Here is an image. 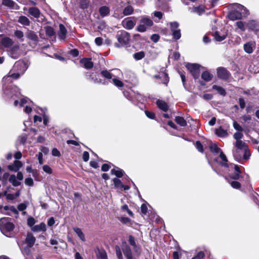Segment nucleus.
I'll list each match as a JSON object with an SVG mask.
<instances>
[{"instance_id": "58836bf2", "label": "nucleus", "mask_w": 259, "mask_h": 259, "mask_svg": "<svg viewBox=\"0 0 259 259\" xmlns=\"http://www.w3.org/2000/svg\"><path fill=\"white\" fill-rule=\"evenodd\" d=\"M212 89L216 90L221 95L225 96L226 95L225 90L220 86L214 85L212 86Z\"/></svg>"}, {"instance_id": "13d9d810", "label": "nucleus", "mask_w": 259, "mask_h": 259, "mask_svg": "<svg viewBox=\"0 0 259 259\" xmlns=\"http://www.w3.org/2000/svg\"><path fill=\"white\" fill-rule=\"evenodd\" d=\"M116 253L118 259H123L121 251L118 246L116 247Z\"/></svg>"}, {"instance_id": "4468645a", "label": "nucleus", "mask_w": 259, "mask_h": 259, "mask_svg": "<svg viewBox=\"0 0 259 259\" xmlns=\"http://www.w3.org/2000/svg\"><path fill=\"white\" fill-rule=\"evenodd\" d=\"M31 230L33 232H45L46 231V225L44 223H41L39 225H35L31 228Z\"/></svg>"}, {"instance_id": "4c0bfd02", "label": "nucleus", "mask_w": 259, "mask_h": 259, "mask_svg": "<svg viewBox=\"0 0 259 259\" xmlns=\"http://www.w3.org/2000/svg\"><path fill=\"white\" fill-rule=\"evenodd\" d=\"M213 36H214V39L217 41H221L226 38V35L223 34V35H221L219 32L216 31L214 33Z\"/></svg>"}, {"instance_id": "39448f33", "label": "nucleus", "mask_w": 259, "mask_h": 259, "mask_svg": "<svg viewBox=\"0 0 259 259\" xmlns=\"http://www.w3.org/2000/svg\"><path fill=\"white\" fill-rule=\"evenodd\" d=\"M200 67V65L198 64L187 63L186 64V67L195 79L198 78L199 76Z\"/></svg>"}, {"instance_id": "c03bdc74", "label": "nucleus", "mask_w": 259, "mask_h": 259, "mask_svg": "<svg viewBox=\"0 0 259 259\" xmlns=\"http://www.w3.org/2000/svg\"><path fill=\"white\" fill-rule=\"evenodd\" d=\"M136 29L139 32H143L146 31L147 27L142 23H140V24L137 27Z\"/></svg>"}, {"instance_id": "7ed1b4c3", "label": "nucleus", "mask_w": 259, "mask_h": 259, "mask_svg": "<svg viewBox=\"0 0 259 259\" xmlns=\"http://www.w3.org/2000/svg\"><path fill=\"white\" fill-rule=\"evenodd\" d=\"M26 68H27L25 66V64L24 63V62L22 61L17 62L15 63L13 67V69L15 71H17L19 70L20 72L12 73V72L10 71L8 76L5 77V78H8V77H11L14 79H17L20 77L21 74H22L23 73H24Z\"/></svg>"}, {"instance_id": "a18cd8bd", "label": "nucleus", "mask_w": 259, "mask_h": 259, "mask_svg": "<svg viewBox=\"0 0 259 259\" xmlns=\"http://www.w3.org/2000/svg\"><path fill=\"white\" fill-rule=\"evenodd\" d=\"M46 32L47 35L50 36L54 35L55 34L53 28L50 26H47L46 27Z\"/></svg>"}, {"instance_id": "c85d7f7f", "label": "nucleus", "mask_w": 259, "mask_h": 259, "mask_svg": "<svg viewBox=\"0 0 259 259\" xmlns=\"http://www.w3.org/2000/svg\"><path fill=\"white\" fill-rule=\"evenodd\" d=\"M111 172L112 174L115 175L118 178H120V177H122V176L123 175V171L122 169H119L118 167H115V168L112 169L111 170Z\"/></svg>"}, {"instance_id": "ea45409f", "label": "nucleus", "mask_w": 259, "mask_h": 259, "mask_svg": "<svg viewBox=\"0 0 259 259\" xmlns=\"http://www.w3.org/2000/svg\"><path fill=\"white\" fill-rule=\"evenodd\" d=\"M145 57V53L141 51L134 54V58L136 60H140Z\"/></svg>"}, {"instance_id": "ddd939ff", "label": "nucleus", "mask_w": 259, "mask_h": 259, "mask_svg": "<svg viewBox=\"0 0 259 259\" xmlns=\"http://www.w3.org/2000/svg\"><path fill=\"white\" fill-rule=\"evenodd\" d=\"M66 34L67 30L66 28L63 24H60L59 25V31L58 33L59 37L62 40H64L66 38Z\"/></svg>"}, {"instance_id": "a19ab883", "label": "nucleus", "mask_w": 259, "mask_h": 259, "mask_svg": "<svg viewBox=\"0 0 259 259\" xmlns=\"http://www.w3.org/2000/svg\"><path fill=\"white\" fill-rule=\"evenodd\" d=\"M209 148L211 151L212 152L219 153L222 151L221 149L219 148L215 144H211Z\"/></svg>"}, {"instance_id": "423d86ee", "label": "nucleus", "mask_w": 259, "mask_h": 259, "mask_svg": "<svg viewBox=\"0 0 259 259\" xmlns=\"http://www.w3.org/2000/svg\"><path fill=\"white\" fill-rule=\"evenodd\" d=\"M218 77L222 79L226 80L229 78L230 74L229 72L224 67H219L217 69Z\"/></svg>"}, {"instance_id": "dca6fc26", "label": "nucleus", "mask_w": 259, "mask_h": 259, "mask_svg": "<svg viewBox=\"0 0 259 259\" xmlns=\"http://www.w3.org/2000/svg\"><path fill=\"white\" fill-rule=\"evenodd\" d=\"M128 242H129V243L130 244V245L133 247V250H134V251L135 252L139 253L140 252V249L138 247V246H137V245L135 242V238L133 236H132V235L129 236Z\"/></svg>"}, {"instance_id": "37998d69", "label": "nucleus", "mask_w": 259, "mask_h": 259, "mask_svg": "<svg viewBox=\"0 0 259 259\" xmlns=\"http://www.w3.org/2000/svg\"><path fill=\"white\" fill-rule=\"evenodd\" d=\"M101 74L104 77L107 78V79H110L112 78L113 75L108 71L107 70H103L101 71Z\"/></svg>"}, {"instance_id": "603ef678", "label": "nucleus", "mask_w": 259, "mask_h": 259, "mask_svg": "<svg viewBox=\"0 0 259 259\" xmlns=\"http://www.w3.org/2000/svg\"><path fill=\"white\" fill-rule=\"evenodd\" d=\"M35 223V220L33 218L30 217L27 219V224L29 226L31 227V228L34 226Z\"/></svg>"}, {"instance_id": "4be33fe9", "label": "nucleus", "mask_w": 259, "mask_h": 259, "mask_svg": "<svg viewBox=\"0 0 259 259\" xmlns=\"http://www.w3.org/2000/svg\"><path fill=\"white\" fill-rule=\"evenodd\" d=\"M140 23H142L146 27H150L153 24V21L150 18L146 16H143L141 18Z\"/></svg>"}, {"instance_id": "a211bd4d", "label": "nucleus", "mask_w": 259, "mask_h": 259, "mask_svg": "<svg viewBox=\"0 0 259 259\" xmlns=\"http://www.w3.org/2000/svg\"><path fill=\"white\" fill-rule=\"evenodd\" d=\"M110 10L109 8L106 6H104L99 8V12L100 15L102 17H104L110 13Z\"/></svg>"}, {"instance_id": "bb28decb", "label": "nucleus", "mask_w": 259, "mask_h": 259, "mask_svg": "<svg viewBox=\"0 0 259 259\" xmlns=\"http://www.w3.org/2000/svg\"><path fill=\"white\" fill-rule=\"evenodd\" d=\"M16 177L14 175H12L9 178V182L12 183L13 186L16 187L21 185V182L17 180Z\"/></svg>"}, {"instance_id": "5701e85b", "label": "nucleus", "mask_w": 259, "mask_h": 259, "mask_svg": "<svg viewBox=\"0 0 259 259\" xmlns=\"http://www.w3.org/2000/svg\"><path fill=\"white\" fill-rule=\"evenodd\" d=\"M158 107L162 111H166L168 109V106L166 102L162 100H157L156 102Z\"/></svg>"}, {"instance_id": "774afa93", "label": "nucleus", "mask_w": 259, "mask_h": 259, "mask_svg": "<svg viewBox=\"0 0 259 259\" xmlns=\"http://www.w3.org/2000/svg\"><path fill=\"white\" fill-rule=\"evenodd\" d=\"M95 43L97 46H101L103 42V39L100 37H98L95 38Z\"/></svg>"}, {"instance_id": "f03ea898", "label": "nucleus", "mask_w": 259, "mask_h": 259, "mask_svg": "<svg viewBox=\"0 0 259 259\" xmlns=\"http://www.w3.org/2000/svg\"><path fill=\"white\" fill-rule=\"evenodd\" d=\"M116 38L118 40V42L115 44V46L117 48H120L128 43L130 36L128 32L125 31L121 30L117 32Z\"/></svg>"}, {"instance_id": "f704fd0d", "label": "nucleus", "mask_w": 259, "mask_h": 259, "mask_svg": "<svg viewBox=\"0 0 259 259\" xmlns=\"http://www.w3.org/2000/svg\"><path fill=\"white\" fill-rule=\"evenodd\" d=\"M220 157L223 160V162L221 163V164L226 167H229V165L227 163L228 160L227 157L226 156L225 154L223 152V151H221Z\"/></svg>"}, {"instance_id": "2eb2a0df", "label": "nucleus", "mask_w": 259, "mask_h": 259, "mask_svg": "<svg viewBox=\"0 0 259 259\" xmlns=\"http://www.w3.org/2000/svg\"><path fill=\"white\" fill-rule=\"evenodd\" d=\"M122 251L127 259H133L132 251L130 246L127 245L123 246Z\"/></svg>"}, {"instance_id": "cd10ccee", "label": "nucleus", "mask_w": 259, "mask_h": 259, "mask_svg": "<svg viewBox=\"0 0 259 259\" xmlns=\"http://www.w3.org/2000/svg\"><path fill=\"white\" fill-rule=\"evenodd\" d=\"M237 9L239 10L240 13L242 14V18L243 17H246L249 14V11L248 10L244 7L243 6L241 5H238Z\"/></svg>"}, {"instance_id": "393cba45", "label": "nucleus", "mask_w": 259, "mask_h": 259, "mask_svg": "<svg viewBox=\"0 0 259 259\" xmlns=\"http://www.w3.org/2000/svg\"><path fill=\"white\" fill-rule=\"evenodd\" d=\"M19 23L24 26H29L30 22L29 19L24 16H21L18 20Z\"/></svg>"}, {"instance_id": "0e129e2a", "label": "nucleus", "mask_w": 259, "mask_h": 259, "mask_svg": "<svg viewBox=\"0 0 259 259\" xmlns=\"http://www.w3.org/2000/svg\"><path fill=\"white\" fill-rule=\"evenodd\" d=\"M89 157H90V156H89V152H88L87 151H84L83 153L82 158H83V160L84 161H85V162L88 161L89 159Z\"/></svg>"}, {"instance_id": "8fccbe9b", "label": "nucleus", "mask_w": 259, "mask_h": 259, "mask_svg": "<svg viewBox=\"0 0 259 259\" xmlns=\"http://www.w3.org/2000/svg\"><path fill=\"white\" fill-rule=\"evenodd\" d=\"M112 81L113 83L117 87H122L123 85V82L118 79L114 78Z\"/></svg>"}, {"instance_id": "473e14b6", "label": "nucleus", "mask_w": 259, "mask_h": 259, "mask_svg": "<svg viewBox=\"0 0 259 259\" xmlns=\"http://www.w3.org/2000/svg\"><path fill=\"white\" fill-rule=\"evenodd\" d=\"M2 4L10 8H14L16 5V3L12 0H3Z\"/></svg>"}, {"instance_id": "6e6d98bb", "label": "nucleus", "mask_w": 259, "mask_h": 259, "mask_svg": "<svg viewBox=\"0 0 259 259\" xmlns=\"http://www.w3.org/2000/svg\"><path fill=\"white\" fill-rule=\"evenodd\" d=\"M114 184L116 187H121L122 184L120 180L117 178H114L113 180Z\"/></svg>"}, {"instance_id": "7c9ffc66", "label": "nucleus", "mask_w": 259, "mask_h": 259, "mask_svg": "<svg viewBox=\"0 0 259 259\" xmlns=\"http://www.w3.org/2000/svg\"><path fill=\"white\" fill-rule=\"evenodd\" d=\"M176 122L182 126H185L187 125V122L186 120L182 117L176 116L175 117Z\"/></svg>"}, {"instance_id": "f3484780", "label": "nucleus", "mask_w": 259, "mask_h": 259, "mask_svg": "<svg viewBox=\"0 0 259 259\" xmlns=\"http://www.w3.org/2000/svg\"><path fill=\"white\" fill-rule=\"evenodd\" d=\"M28 13L30 15L36 18H39L40 15V11L36 7L30 8L28 10Z\"/></svg>"}, {"instance_id": "412c9836", "label": "nucleus", "mask_w": 259, "mask_h": 259, "mask_svg": "<svg viewBox=\"0 0 259 259\" xmlns=\"http://www.w3.org/2000/svg\"><path fill=\"white\" fill-rule=\"evenodd\" d=\"M213 77V75L208 71H204L201 74V78L206 82L210 81Z\"/></svg>"}, {"instance_id": "aec40b11", "label": "nucleus", "mask_w": 259, "mask_h": 259, "mask_svg": "<svg viewBox=\"0 0 259 259\" xmlns=\"http://www.w3.org/2000/svg\"><path fill=\"white\" fill-rule=\"evenodd\" d=\"M80 62L83 65L84 67L87 69H91L93 66V63L90 58L82 59Z\"/></svg>"}, {"instance_id": "5fc2aeb1", "label": "nucleus", "mask_w": 259, "mask_h": 259, "mask_svg": "<svg viewBox=\"0 0 259 259\" xmlns=\"http://www.w3.org/2000/svg\"><path fill=\"white\" fill-rule=\"evenodd\" d=\"M243 137V134L241 132H236L234 134V138L236 141H241V139Z\"/></svg>"}, {"instance_id": "79ce46f5", "label": "nucleus", "mask_w": 259, "mask_h": 259, "mask_svg": "<svg viewBox=\"0 0 259 259\" xmlns=\"http://www.w3.org/2000/svg\"><path fill=\"white\" fill-rule=\"evenodd\" d=\"M14 34L15 36L20 39L21 41H23L24 40V34L22 31L16 30L15 31Z\"/></svg>"}, {"instance_id": "9d476101", "label": "nucleus", "mask_w": 259, "mask_h": 259, "mask_svg": "<svg viewBox=\"0 0 259 259\" xmlns=\"http://www.w3.org/2000/svg\"><path fill=\"white\" fill-rule=\"evenodd\" d=\"M229 18L230 20L234 21L242 18V14L238 9L231 11L229 15Z\"/></svg>"}, {"instance_id": "f257e3e1", "label": "nucleus", "mask_w": 259, "mask_h": 259, "mask_svg": "<svg viewBox=\"0 0 259 259\" xmlns=\"http://www.w3.org/2000/svg\"><path fill=\"white\" fill-rule=\"evenodd\" d=\"M14 228L15 225L10 221L9 218H3L0 219L1 231L6 237H13L15 236Z\"/></svg>"}, {"instance_id": "c9c22d12", "label": "nucleus", "mask_w": 259, "mask_h": 259, "mask_svg": "<svg viewBox=\"0 0 259 259\" xmlns=\"http://www.w3.org/2000/svg\"><path fill=\"white\" fill-rule=\"evenodd\" d=\"M133 8L131 6L128 5L124 8V9L123 10L122 13L124 16H127L133 14Z\"/></svg>"}, {"instance_id": "4d7b16f0", "label": "nucleus", "mask_w": 259, "mask_h": 259, "mask_svg": "<svg viewBox=\"0 0 259 259\" xmlns=\"http://www.w3.org/2000/svg\"><path fill=\"white\" fill-rule=\"evenodd\" d=\"M25 184L27 186H32L33 185V181L32 178H27L25 180Z\"/></svg>"}, {"instance_id": "e433bc0d", "label": "nucleus", "mask_w": 259, "mask_h": 259, "mask_svg": "<svg viewBox=\"0 0 259 259\" xmlns=\"http://www.w3.org/2000/svg\"><path fill=\"white\" fill-rule=\"evenodd\" d=\"M215 134L219 137H225L228 135L226 131L223 129L222 127H220L217 129L215 131Z\"/></svg>"}, {"instance_id": "052dcab7", "label": "nucleus", "mask_w": 259, "mask_h": 259, "mask_svg": "<svg viewBox=\"0 0 259 259\" xmlns=\"http://www.w3.org/2000/svg\"><path fill=\"white\" fill-rule=\"evenodd\" d=\"M204 256V253L203 251H199L196 256L192 259H202Z\"/></svg>"}, {"instance_id": "c756f323", "label": "nucleus", "mask_w": 259, "mask_h": 259, "mask_svg": "<svg viewBox=\"0 0 259 259\" xmlns=\"http://www.w3.org/2000/svg\"><path fill=\"white\" fill-rule=\"evenodd\" d=\"M254 46L253 43L248 42L244 45V51L248 54L251 53L253 51V46Z\"/></svg>"}, {"instance_id": "f8f14e48", "label": "nucleus", "mask_w": 259, "mask_h": 259, "mask_svg": "<svg viewBox=\"0 0 259 259\" xmlns=\"http://www.w3.org/2000/svg\"><path fill=\"white\" fill-rule=\"evenodd\" d=\"M22 166V164L21 161L16 160L14 162L12 165H10L8 166V168L12 171L16 172L19 170L20 168Z\"/></svg>"}, {"instance_id": "72a5a7b5", "label": "nucleus", "mask_w": 259, "mask_h": 259, "mask_svg": "<svg viewBox=\"0 0 259 259\" xmlns=\"http://www.w3.org/2000/svg\"><path fill=\"white\" fill-rule=\"evenodd\" d=\"M73 230L82 241H85L84 235L80 228L75 227L73 228Z\"/></svg>"}, {"instance_id": "e2e57ef3", "label": "nucleus", "mask_w": 259, "mask_h": 259, "mask_svg": "<svg viewBox=\"0 0 259 259\" xmlns=\"http://www.w3.org/2000/svg\"><path fill=\"white\" fill-rule=\"evenodd\" d=\"M236 25L237 26V27L239 29H240L241 30H242V31L245 30V27L244 26V24L242 21H238L236 23Z\"/></svg>"}, {"instance_id": "1a4fd4ad", "label": "nucleus", "mask_w": 259, "mask_h": 259, "mask_svg": "<svg viewBox=\"0 0 259 259\" xmlns=\"http://www.w3.org/2000/svg\"><path fill=\"white\" fill-rule=\"evenodd\" d=\"M136 24V22L135 20H133L130 18L125 19L122 21V24L123 27L126 29H132L135 26Z\"/></svg>"}, {"instance_id": "338daca9", "label": "nucleus", "mask_w": 259, "mask_h": 259, "mask_svg": "<svg viewBox=\"0 0 259 259\" xmlns=\"http://www.w3.org/2000/svg\"><path fill=\"white\" fill-rule=\"evenodd\" d=\"M141 210L143 214H146L147 212V207L146 204H143L141 207Z\"/></svg>"}, {"instance_id": "de8ad7c7", "label": "nucleus", "mask_w": 259, "mask_h": 259, "mask_svg": "<svg viewBox=\"0 0 259 259\" xmlns=\"http://www.w3.org/2000/svg\"><path fill=\"white\" fill-rule=\"evenodd\" d=\"M2 42L4 46L8 47L9 46L12 45V40L11 39L6 37L3 39Z\"/></svg>"}, {"instance_id": "6e6552de", "label": "nucleus", "mask_w": 259, "mask_h": 259, "mask_svg": "<svg viewBox=\"0 0 259 259\" xmlns=\"http://www.w3.org/2000/svg\"><path fill=\"white\" fill-rule=\"evenodd\" d=\"M36 241L35 237L31 233L27 234L25 242L29 248L32 247L35 244Z\"/></svg>"}, {"instance_id": "20e7f679", "label": "nucleus", "mask_w": 259, "mask_h": 259, "mask_svg": "<svg viewBox=\"0 0 259 259\" xmlns=\"http://www.w3.org/2000/svg\"><path fill=\"white\" fill-rule=\"evenodd\" d=\"M232 152L235 159L237 161H241L242 160H247L250 156L249 150L234 149Z\"/></svg>"}, {"instance_id": "b1692460", "label": "nucleus", "mask_w": 259, "mask_h": 259, "mask_svg": "<svg viewBox=\"0 0 259 259\" xmlns=\"http://www.w3.org/2000/svg\"><path fill=\"white\" fill-rule=\"evenodd\" d=\"M96 255L98 259H107V253L104 249H98Z\"/></svg>"}, {"instance_id": "864d4df0", "label": "nucleus", "mask_w": 259, "mask_h": 259, "mask_svg": "<svg viewBox=\"0 0 259 259\" xmlns=\"http://www.w3.org/2000/svg\"><path fill=\"white\" fill-rule=\"evenodd\" d=\"M197 149L200 152H203V146L200 141H197L195 145Z\"/></svg>"}, {"instance_id": "a878e982", "label": "nucleus", "mask_w": 259, "mask_h": 259, "mask_svg": "<svg viewBox=\"0 0 259 259\" xmlns=\"http://www.w3.org/2000/svg\"><path fill=\"white\" fill-rule=\"evenodd\" d=\"M189 11H190L191 12L196 13L200 15L204 12V7L201 6L198 7L190 8Z\"/></svg>"}, {"instance_id": "bf43d9fd", "label": "nucleus", "mask_w": 259, "mask_h": 259, "mask_svg": "<svg viewBox=\"0 0 259 259\" xmlns=\"http://www.w3.org/2000/svg\"><path fill=\"white\" fill-rule=\"evenodd\" d=\"M43 170L49 174H51L52 172V170L51 168L48 165H45L42 167Z\"/></svg>"}, {"instance_id": "6ab92c4d", "label": "nucleus", "mask_w": 259, "mask_h": 259, "mask_svg": "<svg viewBox=\"0 0 259 259\" xmlns=\"http://www.w3.org/2000/svg\"><path fill=\"white\" fill-rule=\"evenodd\" d=\"M26 35L27 38L33 41L37 42L38 40V38L37 35L32 31L28 30L26 33Z\"/></svg>"}, {"instance_id": "09e8293b", "label": "nucleus", "mask_w": 259, "mask_h": 259, "mask_svg": "<svg viewBox=\"0 0 259 259\" xmlns=\"http://www.w3.org/2000/svg\"><path fill=\"white\" fill-rule=\"evenodd\" d=\"M173 37L176 39H179L181 36L180 29H177L176 31L172 32Z\"/></svg>"}, {"instance_id": "680f3d73", "label": "nucleus", "mask_w": 259, "mask_h": 259, "mask_svg": "<svg viewBox=\"0 0 259 259\" xmlns=\"http://www.w3.org/2000/svg\"><path fill=\"white\" fill-rule=\"evenodd\" d=\"M233 127L234 128L239 132L243 131V128L242 127L236 122L234 121L233 122Z\"/></svg>"}, {"instance_id": "0eeeda50", "label": "nucleus", "mask_w": 259, "mask_h": 259, "mask_svg": "<svg viewBox=\"0 0 259 259\" xmlns=\"http://www.w3.org/2000/svg\"><path fill=\"white\" fill-rule=\"evenodd\" d=\"M19 47L15 45L11 48L8 51L9 55L13 59H17L19 57Z\"/></svg>"}, {"instance_id": "2f4dec72", "label": "nucleus", "mask_w": 259, "mask_h": 259, "mask_svg": "<svg viewBox=\"0 0 259 259\" xmlns=\"http://www.w3.org/2000/svg\"><path fill=\"white\" fill-rule=\"evenodd\" d=\"M247 25L250 29L255 30L258 26V23L255 20H250L248 22Z\"/></svg>"}, {"instance_id": "3c124183", "label": "nucleus", "mask_w": 259, "mask_h": 259, "mask_svg": "<svg viewBox=\"0 0 259 259\" xmlns=\"http://www.w3.org/2000/svg\"><path fill=\"white\" fill-rule=\"evenodd\" d=\"M230 185L234 189H239L241 187V184L237 181H232L230 183Z\"/></svg>"}, {"instance_id": "49530a36", "label": "nucleus", "mask_w": 259, "mask_h": 259, "mask_svg": "<svg viewBox=\"0 0 259 259\" xmlns=\"http://www.w3.org/2000/svg\"><path fill=\"white\" fill-rule=\"evenodd\" d=\"M179 24L176 22H171L170 23V29L172 32L177 30V29H180L179 27Z\"/></svg>"}, {"instance_id": "69168bd1", "label": "nucleus", "mask_w": 259, "mask_h": 259, "mask_svg": "<svg viewBox=\"0 0 259 259\" xmlns=\"http://www.w3.org/2000/svg\"><path fill=\"white\" fill-rule=\"evenodd\" d=\"M145 114L148 118H151V119L154 118L155 114L154 113L147 111V110L145 111Z\"/></svg>"}, {"instance_id": "9b49d317", "label": "nucleus", "mask_w": 259, "mask_h": 259, "mask_svg": "<svg viewBox=\"0 0 259 259\" xmlns=\"http://www.w3.org/2000/svg\"><path fill=\"white\" fill-rule=\"evenodd\" d=\"M234 149H242L243 150H248V148L246 144L242 141H236L234 143Z\"/></svg>"}]
</instances>
